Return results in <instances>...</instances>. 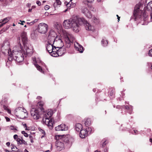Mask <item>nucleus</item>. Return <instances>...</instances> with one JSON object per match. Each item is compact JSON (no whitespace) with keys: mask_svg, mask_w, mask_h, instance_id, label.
<instances>
[{"mask_svg":"<svg viewBox=\"0 0 152 152\" xmlns=\"http://www.w3.org/2000/svg\"><path fill=\"white\" fill-rule=\"evenodd\" d=\"M141 7V4L139 3L135 7L134 12V18L135 20H137L138 18H141L142 15L144 23L142 25H147L148 22V20L147 21V19L148 15L145 12H143L142 10H140Z\"/></svg>","mask_w":152,"mask_h":152,"instance_id":"obj_4","label":"nucleus"},{"mask_svg":"<svg viewBox=\"0 0 152 152\" xmlns=\"http://www.w3.org/2000/svg\"><path fill=\"white\" fill-rule=\"evenodd\" d=\"M10 19V18L9 17L6 18L4 19L3 20H1V21L0 22V23L1 22H7V23L8 21Z\"/></svg>","mask_w":152,"mask_h":152,"instance_id":"obj_31","label":"nucleus"},{"mask_svg":"<svg viewBox=\"0 0 152 152\" xmlns=\"http://www.w3.org/2000/svg\"><path fill=\"white\" fill-rule=\"evenodd\" d=\"M70 0V1L69 3H67L66 4V6L67 7H70L71 3H72V0Z\"/></svg>","mask_w":152,"mask_h":152,"instance_id":"obj_40","label":"nucleus"},{"mask_svg":"<svg viewBox=\"0 0 152 152\" xmlns=\"http://www.w3.org/2000/svg\"><path fill=\"white\" fill-rule=\"evenodd\" d=\"M92 21L93 22L95 23H99V20L95 17H93L92 18Z\"/></svg>","mask_w":152,"mask_h":152,"instance_id":"obj_33","label":"nucleus"},{"mask_svg":"<svg viewBox=\"0 0 152 152\" xmlns=\"http://www.w3.org/2000/svg\"><path fill=\"white\" fill-rule=\"evenodd\" d=\"M22 50V47L20 44H19L13 48L12 52L11 49H9L8 51V60L11 61L13 59L18 62L23 61L25 56Z\"/></svg>","mask_w":152,"mask_h":152,"instance_id":"obj_2","label":"nucleus"},{"mask_svg":"<svg viewBox=\"0 0 152 152\" xmlns=\"http://www.w3.org/2000/svg\"><path fill=\"white\" fill-rule=\"evenodd\" d=\"M32 10V9L31 8V9H29L28 10V12H31V10Z\"/></svg>","mask_w":152,"mask_h":152,"instance_id":"obj_60","label":"nucleus"},{"mask_svg":"<svg viewBox=\"0 0 152 152\" xmlns=\"http://www.w3.org/2000/svg\"><path fill=\"white\" fill-rule=\"evenodd\" d=\"M29 137L30 139H33V137H32V136L31 135H30L29 136Z\"/></svg>","mask_w":152,"mask_h":152,"instance_id":"obj_61","label":"nucleus"},{"mask_svg":"<svg viewBox=\"0 0 152 152\" xmlns=\"http://www.w3.org/2000/svg\"><path fill=\"white\" fill-rule=\"evenodd\" d=\"M60 140L62 142H63L64 143L67 144L69 146H70L72 144V142L68 137H63Z\"/></svg>","mask_w":152,"mask_h":152,"instance_id":"obj_14","label":"nucleus"},{"mask_svg":"<svg viewBox=\"0 0 152 152\" xmlns=\"http://www.w3.org/2000/svg\"><path fill=\"white\" fill-rule=\"evenodd\" d=\"M9 26H7L6 27H5V28H6V29L7 30V29H8L9 28Z\"/></svg>","mask_w":152,"mask_h":152,"instance_id":"obj_58","label":"nucleus"},{"mask_svg":"<svg viewBox=\"0 0 152 152\" xmlns=\"http://www.w3.org/2000/svg\"><path fill=\"white\" fill-rule=\"evenodd\" d=\"M82 129V126L80 124H76L75 126V129L77 132H80Z\"/></svg>","mask_w":152,"mask_h":152,"instance_id":"obj_20","label":"nucleus"},{"mask_svg":"<svg viewBox=\"0 0 152 152\" xmlns=\"http://www.w3.org/2000/svg\"><path fill=\"white\" fill-rule=\"evenodd\" d=\"M150 19L149 22H151L152 21V12L150 13Z\"/></svg>","mask_w":152,"mask_h":152,"instance_id":"obj_45","label":"nucleus"},{"mask_svg":"<svg viewBox=\"0 0 152 152\" xmlns=\"http://www.w3.org/2000/svg\"><path fill=\"white\" fill-rule=\"evenodd\" d=\"M54 27L58 30H61V24H58L57 22H56L54 23Z\"/></svg>","mask_w":152,"mask_h":152,"instance_id":"obj_25","label":"nucleus"},{"mask_svg":"<svg viewBox=\"0 0 152 152\" xmlns=\"http://www.w3.org/2000/svg\"><path fill=\"white\" fill-rule=\"evenodd\" d=\"M23 144L24 145H28L26 142V141H25L24 140H23V139H22V142L21 143V144Z\"/></svg>","mask_w":152,"mask_h":152,"instance_id":"obj_41","label":"nucleus"},{"mask_svg":"<svg viewBox=\"0 0 152 152\" xmlns=\"http://www.w3.org/2000/svg\"><path fill=\"white\" fill-rule=\"evenodd\" d=\"M21 37L25 49L24 50L22 48V51H23L25 57H26L27 56H31L33 53V48L31 45H29L27 43L28 40L26 33L24 32H22L21 35Z\"/></svg>","mask_w":152,"mask_h":152,"instance_id":"obj_3","label":"nucleus"},{"mask_svg":"<svg viewBox=\"0 0 152 152\" xmlns=\"http://www.w3.org/2000/svg\"><path fill=\"white\" fill-rule=\"evenodd\" d=\"M88 132L85 129H82L80 131V136L81 138H83L87 136Z\"/></svg>","mask_w":152,"mask_h":152,"instance_id":"obj_16","label":"nucleus"},{"mask_svg":"<svg viewBox=\"0 0 152 152\" xmlns=\"http://www.w3.org/2000/svg\"><path fill=\"white\" fill-rule=\"evenodd\" d=\"M64 36L65 42L67 44H70L75 39V38L73 35L69 33L65 32L64 33Z\"/></svg>","mask_w":152,"mask_h":152,"instance_id":"obj_9","label":"nucleus"},{"mask_svg":"<svg viewBox=\"0 0 152 152\" xmlns=\"http://www.w3.org/2000/svg\"><path fill=\"white\" fill-rule=\"evenodd\" d=\"M35 8V6H33L31 7L32 9H34Z\"/></svg>","mask_w":152,"mask_h":152,"instance_id":"obj_62","label":"nucleus"},{"mask_svg":"<svg viewBox=\"0 0 152 152\" xmlns=\"http://www.w3.org/2000/svg\"><path fill=\"white\" fill-rule=\"evenodd\" d=\"M94 0H85V1H84L83 3L85 5H88L87 3L91 2L93 1Z\"/></svg>","mask_w":152,"mask_h":152,"instance_id":"obj_34","label":"nucleus"},{"mask_svg":"<svg viewBox=\"0 0 152 152\" xmlns=\"http://www.w3.org/2000/svg\"><path fill=\"white\" fill-rule=\"evenodd\" d=\"M39 130L43 134L42 135L41 137V138H42L44 137L45 135V132L44 130H42L41 129H39Z\"/></svg>","mask_w":152,"mask_h":152,"instance_id":"obj_32","label":"nucleus"},{"mask_svg":"<svg viewBox=\"0 0 152 152\" xmlns=\"http://www.w3.org/2000/svg\"><path fill=\"white\" fill-rule=\"evenodd\" d=\"M6 30H7L5 28H3L0 31V34L3 33V32L5 31Z\"/></svg>","mask_w":152,"mask_h":152,"instance_id":"obj_44","label":"nucleus"},{"mask_svg":"<svg viewBox=\"0 0 152 152\" xmlns=\"http://www.w3.org/2000/svg\"><path fill=\"white\" fill-rule=\"evenodd\" d=\"M36 3L39 6H40L41 4V2L39 1H37L36 2Z\"/></svg>","mask_w":152,"mask_h":152,"instance_id":"obj_48","label":"nucleus"},{"mask_svg":"<svg viewBox=\"0 0 152 152\" xmlns=\"http://www.w3.org/2000/svg\"><path fill=\"white\" fill-rule=\"evenodd\" d=\"M124 107H125V109L127 110H129L130 111H131L132 110V107L131 106H128L126 105L124 106Z\"/></svg>","mask_w":152,"mask_h":152,"instance_id":"obj_36","label":"nucleus"},{"mask_svg":"<svg viewBox=\"0 0 152 152\" xmlns=\"http://www.w3.org/2000/svg\"><path fill=\"white\" fill-rule=\"evenodd\" d=\"M10 129L11 130H13L14 131H17L18 127L15 126H11L9 127Z\"/></svg>","mask_w":152,"mask_h":152,"instance_id":"obj_30","label":"nucleus"},{"mask_svg":"<svg viewBox=\"0 0 152 152\" xmlns=\"http://www.w3.org/2000/svg\"><path fill=\"white\" fill-rule=\"evenodd\" d=\"M22 139L20 138H18L17 140V141L18 142V144L19 143L20 144H21V143L22 142Z\"/></svg>","mask_w":152,"mask_h":152,"instance_id":"obj_39","label":"nucleus"},{"mask_svg":"<svg viewBox=\"0 0 152 152\" xmlns=\"http://www.w3.org/2000/svg\"><path fill=\"white\" fill-rule=\"evenodd\" d=\"M34 65L36 67V68L40 72H42V69L41 66H40L39 65H38L37 64H34Z\"/></svg>","mask_w":152,"mask_h":152,"instance_id":"obj_29","label":"nucleus"},{"mask_svg":"<svg viewBox=\"0 0 152 152\" xmlns=\"http://www.w3.org/2000/svg\"><path fill=\"white\" fill-rule=\"evenodd\" d=\"M50 53L51 56L53 57H57L58 56V51H57V50H56V51L53 50V51H51V53Z\"/></svg>","mask_w":152,"mask_h":152,"instance_id":"obj_23","label":"nucleus"},{"mask_svg":"<svg viewBox=\"0 0 152 152\" xmlns=\"http://www.w3.org/2000/svg\"><path fill=\"white\" fill-rule=\"evenodd\" d=\"M13 137L15 139H17L18 138V136L17 134H15L14 135Z\"/></svg>","mask_w":152,"mask_h":152,"instance_id":"obj_47","label":"nucleus"},{"mask_svg":"<svg viewBox=\"0 0 152 152\" xmlns=\"http://www.w3.org/2000/svg\"><path fill=\"white\" fill-rule=\"evenodd\" d=\"M11 148L12 151H14L15 150L17 149V148L14 145L12 144L11 145Z\"/></svg>","mask_w":152,"mask_h":152,"instance_id":"obj_35","label":"nucleus"},{"mask_svg":"<svg viewBox=\"0 0 152 152\" xmlns=\"http://www.w3.org/2000/svg\"><path fill=\"white\" fill-rule=\"evenodd\" d=\"M10 144V143L9 142H7L6 143V145L7 146H9Z\"/></svg>","mask_w":152,"mask_h":152,"instance_id":"obj_54","label":"nucleus"},{"mask_svg":"<svg viewBox=\"0 0 152 152\" xmlns=\"http://www.w3.org/2000/svg\"><path fill=\"white\" fill-rule=\"evenodd\" d=\"M54 49L53 50L56 51V48H59L58 46H57V47H56V46H54Z\"/></svg>","mask_w":152,"mask_h":152,"instance_id":"obj_51","label":"nucleus"},{"mask_svg":"<svg viewBox=\"0 0 152 152\" xmlns=\"http://www.w3.org/2000/svg\"><path fill=\"white\" fill-rule=\"evenodd\" d=\"M61 4V1L60 0H56L53 4V6L54 8H56L58 6H60Z\"/></svg>","mask_w":152,"mask_h":152,"instance_id":"obj_22","label":"nucleus"},{"mask_svg":"<svg viewBox=\"0 0 152 152\" xmlns=\"http://www.w3.org/2000/svg\"><path fill=\"white\" fill-rule=\"evenodd\" d=\"M15 114L19 118L23 119L27 116V111L26 110L21 107H19L15 110Z\"/></svg>","mask_w":152,"mask_h":152,"instance_id":"obj_6","label":"nucleus"},{"mask_svg":"<svg viewBox=\"0 0 152 152\" xmlns=\"http://www.w3.org/2000/svg\"><path fill=\"white\" fill-rule=\"evenodd\" d=\"M53 47V44L47 43L46 46V49L49 53H50L54 49Z\"/></svg>","mask_w":152,"mask_h":152,"instance_id":"obj_17","label":"nucleus"},{"mask_svg":"<svg viewBox=\"0 0 152 152\" xmlns=\"http://www.w3.org/2000/svg\"><path fill=\"white\" fill-rule=\"evenodd\" d=\"M59 49L57 50L58 51V56H61L63 55L66 52V50L64 48L62 47H59Z\"/></svg>","mask_w":152,"mask_h":152,"instance_id":"obj_18","label":"nucleus"},{"mask_svg":"<svg viewBox=\"0 0 152 152\" xmlns=\"http://www.w3.org/2000/svg\"><path fill=\"white\" fill-rule=\"evenodd\" d=\"M87 30L94 31V28L83 18L75 16L68 20H65L63 23V26L66 29L71 28L73 31L78 32L80 29V26L83 24Z\"/></svg>","mask_w":152,"mask_h":152,"instance_id":"obj_1","label":"nucleus"},{"mask_svg":"<svg viewBox=\"0 0 152 152\" xmlns=\"http://www.w3.org/2000/svg\"><path fill=\"white\" fill-rule=\"evenodd\" d=\"M148 55L150 56H152V49L149 51Z\"/></svg>","mask_w":152,"mask_h":152,"instance_id":"obj_43","label":"nucleus"},{"mask_svg":"<svg viewBox=\"0 0 152 152\" xmlns=\"http://www.w3.org/2000/svg\"><path fill=\"white\" fill-rule=\"evenodd\" d=\"M86 130L87 131L88 133H89V134H90L91 132L92 131V130L91 128H90V127H88L87 129Z\"/></svg>","mask_w":152,"mask_h":152,"instance_id":"obj_38","label":"nucleus"},{"mask_svg":"<svg viewBox=\"0 0 152 152\" xmlns=\"http://www.w3.org/2000/svg\"><path fill=\"white\" fill-rule=\"evenodd\" d=\"M58 37L56 33L53 30H51L49 32L48 37Z\"/></svg>","mask_w":152,"mask_h":152,"instance_id":"obj_19","label":"nucleus"},{"mask_svg":"<svg viewBox=\"0 0 152 152\" xmlns=\"http://www.w3.org/2000/svg\"><path fill=\"white\" fill-rule=\"evenodd\" d=\"M52 114L53 113L52 112L49 111L48 113H45L44 116L43 117V122L49 126H52L53 124L52 120H49V118L52 116Z\"/></svg>","mask_w":152,"mask_h":152,"instance_id":"obj_7","label":"nucleus"},{"mask_svg":"<svg viewBox=\"0 0 152 152\" xmlns=\"http://www.w3.org/2000/svg\"><path fill=\"white\" fill-rule=\"evenodd\" d=\"M5 152H12V151H9L7 149L5 150Z\"/></svg>","mask_w":152,"mask_h":152,"instance_id":"obj_64","label":"nucleus"},{"mask_svg":"<svg viewBox=\"0 0 152 152\" xmlns=\"http://www.w3.org/2000/svg\"><path fill=\"white\" fill-rule=\"evenodd\" d=\"M113 91H111V92L110 93V95L111 96H112L113 95Z\"/></svg>","mask_w":152,"mask_h":152,"instance_id":"obj_56","label":"nucleus"},{"mask_svg":"<svg viewBox=\"0 0 152 152\" xmlns=\"http://www.w3.org/2000/svg\"><path fill=\"white\" fill-rule=\"evenodd\" d=\"M5 119H6V121H7L8 122V121H10V119L9 118H8V117H5Z\"/></svg>","mask_w":152,"mask_h":152,"instance_id":"obj_49","label":"nucleus"},{"mask_svg":"<svg viewBox=\"0 0 152 152\" xmlns=\"http://www.w3.org/2000/svg\"><path fill=\"white\" fill-rule=\"evenodd\" d=\"M105 142H106V141H104L103 142V143H102V146L103 147H104V145H106V143H105Z\"/></svg>","mask_w":152,"mask_h":152,"instance_id":"obj_55","label":"nucleus"},{"mask_svg":"<svg viewBox=\"0 0 152 152\" xmlns=\"http://www.w3.org/2000/svg\"><path fill=\"white\" fill-rule=\"evenodd\" d=\"M49 14V13L48 12H46L45 13V15L46 16H48Z\"/></svg>","mask_w":152,"mask_h":152,"instance_id":"obj_57","label":"nucleus"},{"mask_svg":"<svg viewBox=\"0 0 152 152\" xmlns=\"http://www.w3.org/2000/svg\"><path fill=\"white\" fill-rule=\"evenodd\" d=\"M147 9L148 10H152V1H151L147 4Z\"/></svg>","mask_w":152,"mask_h":152,"instance_id":"obj_26","label":"nucleus"},{"mask_svg":"<svg viewBox=\"0 0 152 152\" xmlns=\"http://www.w3.org/2000/svg\"><path fill=\"white\" fill-rule=\"evenodd\" d=\"M20 21L21 22V23H18V24H20L21 25H23V23H25L24 21H21V20H20Z\"/></svg>","mask_w":152,"mask_h":152,"instance_id":"obj_50","label":"nucleus"},{"mask_svg":"<svg viewBox=\"0 0 152 152\" xmlns=\"http://www.w3.org/2000/svg\"><path fill=\"white\" fill-rule=\"evenodd\" d=\"M55 129L56 131H66L68 129L67 126L64 124H62L55 127Z\"/></svg>","mask_w":152,"mask_h":152,"instance_id":"obj_12","label":"nucleus"},{"mask_svg":"<svg viewBox=\"0 0 152 152\" xmlns=\"http://www.w3.org/2000/svg\"><path fill=\"white\" fill-rule=\"evenodd\" d=\"M44 8L45 10H48L50 8V6L48 5H46L45 6Z\"/></svg>","mask_w":152,"mask_h":152,"instance_id":"obj_42","label":"nucleus"},{"mask_svg":"<svg viewBox=\"0 0 152 152\" xmlns=\"http://www.w3.org/2000/svg\"><path fill=\"white\" fill-rule=\"evenodd\" d=\"M36 21H37L36 20H35L30 22V23H32V24H34V23Z\"/></svg>","mask_w":152,"mask_h":152,"instance_id":"obj_52","label":"nucleus"},{"mask_svg":"<svg viewBox=\"0 0 152 152\" xmlns=\"http://www.w3.org/2000/svg\"><path fill=\"white\" fill-rule=\"evenodd\" d=\"M82 12L88 18H91L92 17V14L91 12L88 9L87 7H83L82 9Z\"/></svg>","mask_w":152,"mask_h":152,"instance_id":"obj_10","label":"nucleus"},{"mask_svg":"<svg viewBox=\"0 0 152 152\" xmlns=\"http://www.w3.org/2000/svg\"><path fill=\"white\" fill-rule=\"evenodd\" d=\"M21 133L26 137H28V134L24 131H22Z\"/></svg>","mask_w":152,"mask_h":152,"instance_id":"obj_37","label":"nucleus"},{"mask_svg":"<svg viewBox=\"0 0 152 152\" xmlns=\"http://www.w3.org/2000/svg\"><path fill=\"white\" fill-rule=\"evenodd\" d=\"M48 27L47 24L44 23H40L38 25V31L41 34H45L47 31Z\"/></svg>","mask_w":152,"mask_h":152,"instance_id":"obj_8","label":"nucleus"},{"mask_svg":"<svg viewBox=\"0 0 152 152\" xmlns=\"http://www.w3.org/2000/svg\"><path fill=\"white\" fill-rule=\"evenodd\" d=\"M56 145L57 150L59 151H61L64 148V143L60 140L57 141Z\"/></svg>","mask_w":152,"mask_h":152,"instance_id":"obj_11","label":"nucleus"},{"mask_svg":"<svg viewBox=\"0 0 152 152\" xmlns=\"http://www.w3.org/2000/svg\"><path fill=\"white\" fill-rule=\"evenodd\" d=\"M75 47L76 49L80 53L83 52V47L79 45L77 42H76L74 44Z\"/></svg>","mask_w":152,"mask_h":152,"instance_id":"obj_15","label":"nucleus"},{"mask_svg":"<svg viewBox=\"0 0 152 152\" xmlns=\"http://www.w3.org/2000/svg\"><path fill=\"white\" fill-rule=\"evenodd\" d=\"M2 23H1L0 25V27H2V26H3V25H4L6 23H7V22H4L3 23L2 22Z\"/></svg>","mask_w":152,"mask_h":152,"instance_id":"obj_46","label":"nucleus"},{"mask_svg":"<svg viewBox=\"0 0 152 152\" xmlns=\"http://www.w3.org/2000/svg\"><path fill=\"white\" fill-rule=\"evenodd\" d=\"M85 120V124L86 126H88L91 124V120L90 118H87L86 120Z\"/></svg>","mask_w":152,"mask_h":152,"instance_id":"obj_24","label":"nucleus"},{"mask_svg":"<svg viewBox=\"0 0 152 152\" xmlns=\"http://www.w3.org/2000/svg\"><path fill=\"white\" fill-rule=\"evenodd\" d=\"M31 6V4H30V3H28L27 4V6L28 7H30Z\"/></svg>","mask_w":152,"mask_h":152,"instance_id":"obj_53","label":"nucleus"},{"mask_svg":"<svg viewBox=\"0 0 152 152\" xmlns=\"http://www.w3.org/2000/svg\"><path fill=\"white\" fill-rule=\"evenodd\" d=\"M7 112L8 113H11V111L8 109L7 110Z\"/></svg>","mask_w":152,"mask_h":152,"instance_id":"obj_63","label":"nucleus"},{"mask_svg":"<svg viewBox=\"0 0 152 152\" xmlns=\"http://www.w3.org/2000/svg\"><path fill=\"white\" fill-rule=\"evenodd\" d=\"M101 43L102 45L104 46L105 47L107 46L108 44V42L107 40H105L103 39L101 41Z\"/></svg>","mask_w":152,"mask_h":152,"instance_id":"obj_27","label":"nucleus"},{"mask_svg":"<svg viewBox=\"0 0 152 152\" xmlns=\"http://www.w3.org/2000/svg\"><path fill=\"white\" fill-rule=\"evenodd\" d=\"M54 44L57 46L59 47H62L64 45L63 43L62 40L60 38L58 37L56 38Z\"/></svg>","mask_w":152,"mask_h":152,"instance_id":"obj_13","label":"nucleus"},{"mask_svg":"<svg viewBox=\"0 0 152 152\" xmlns=\"http://www.w3.org/2000/svg\"><path fill=\"white\" fill-rule=\"evenodd\" d=\"M56 39V37H50V38L48 37V43L53 45L54 44Z\"/></svg>","mask_w":152,"mask_h":152,"instance_id":"obj_21","label":"nucleus"},{"mask_svg":"<svg viewBox=\"0 0 152 152\" xmlns=\"http://www.w3.org/2000/svg\"><path fill=\"white\" fill-rule=\"evenodd\" d=\"M0 5L2 6H5L6 5V0H0Z\"/></svg>","mask_w":152,"mask_h":152,"instance_id":"obj_28","label":"nucleus"},{"mask_svg":"<svg viewBox=\"0 0 152 152\" xmlns=\"http://www.w3.org/2000/svg\"><path fill=\"white\" fill-rule=\"evenodd\" d=\"M23 125L24 127H27L26 124H23Z\"/></svg>","mask_w":152,"mask_h":152,"instance_id":"obj_59","label":"nucleus"},{"mask_svg":"<svg viewBox=\"0 0 152 152\" xmlns=\"http://www.w3.org/2000/svg\"><path fill=\"white\" fill-rule=\"evenodd\" d=\"M43 102L42 101L39 102L37 104V109L33 108L31 110V115L33 118L35 120L39 119L40 117V114L42 112H43V108L42 106Z\"/></svg>","mask_w":152,"mask_h":152,"instance_id":"obj_5","label":"nucleus"}]
</instances>
